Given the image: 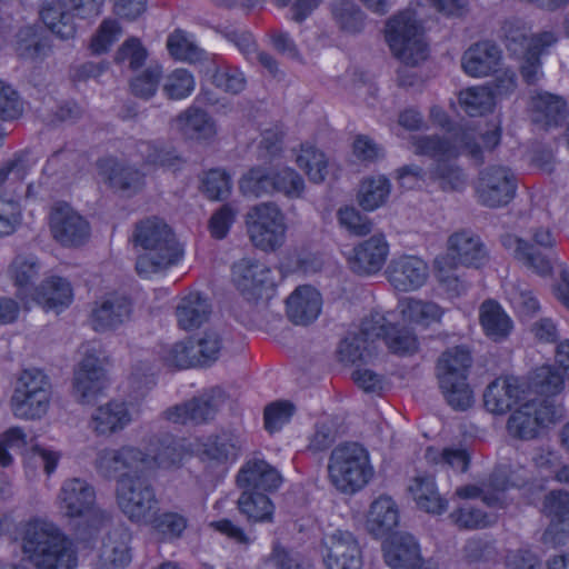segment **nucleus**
I'll use <instances>...</instances> for the list:
<instances>
[{"label": "nucleus", "instance_id": "9", "mask_svg": "<svg viewBox=\"0 0 569 569\" xmlns=\"http://www.w3.org/2000/svg\"><path fill=\"white\" fill-rule=\"evenodd\" d=\"M563 388V378L550 365L537 368L530 382L527 383L515 377L498 378L486 389L483 401L486 409L495 415H503L525 401L529 395L541 393L553 396Z\"/></svg>", "mask_w": 569, "mask_h": 569}, {"label": "nucleus", "instance_id": "37", "mask_svg": "<svg viewBox=\"0 0 569 569\" xmlns=\"http://www.w3.org/2000/svg\"><path fill=\"white\" fill-rule=\"evenodd\" d=\"M42 264L33 253L17 254L8 267V276L17 288V296L28 307L32 293L31 284L40 276Z\"/></svg>", "mask_w": 569, "mask_h": 569}, {"label": "nucleus", "instance_id": "38", "mask_svg": "<svg viewBox=\"0 0 569 569\" xmlns=\"http://www.w3.org/2000/svg\"><path fill=\"white\" fill-rule=\"evenodd\" d=\"M131 533L126 528L110 531L102 541L98 569H121L131 561Z\"/></svg>", "mask_w": 569, "mask_h": 569}, {"label": "nucleus", "instance_id": "63", "mask_svg": "<svg viewBox=\"0 0 569 569\" xmlns=\"http://www.w3.org/2000/svg\"><path fill=\"white\" fill-rule=\"evenodd\" d=\"M121 27L114 19H104L90 41V50L93 54H102L110 50L121 36Z\"/></svg>", "mask_w": 569, "mask_h": 569}, {"label": "nucleus", "instance_id": "6", "mask_svg": "<svg viewBox=\"0 0 569 569\" xmlns=\"http://www.w3.org/2000/svg\"><path fill=\"white\" fill-rule=\"evenodd\" d=\"M133 243L139 249L136 270L143 279L163 277L184 257L173 230L158 217L147 218L136 226Z\"/></svg>", "mask_w": 569, "mask_h": 569}, {"label": "nucleus", "instance_id": "53", "mask_svg": "<svg viewBox=\"0 0 569 569\" xmlns=\"http://www.w3.org/2000/svg\"><path fill=\"white\" fill-rule=\"evenodd\" d=\"M272 193H281L289 199H299L306 191L303 177L289 166L271 168Z\"/></svg>", "mask_w": 569, "mask_h": 569}, {"label": "nucleus", "instance_id": "50", "mask_svg": "<svg viewBox=\"0 0 569 569\" xmlns=\"http://www.w3.org/2000/svg\"><path fill=\"white\" fill-rule=\"evenodd\" d=\"M332 19L338 30L347 36L361 33L367 23L366 14L353 0H338L332 6Z\"/></svg>", "mask_w": 569, "mask_h": 569}, {"label": "nucleus", "instance_id": "19", "mask_svg": "<svg viewBox=\"0 0 569 569\" xmlns=\"http://www.w3.org/2000/svg\"><path fill=\"white\" fill-rule=\"evenodd\" d=\"M104 0H50L43 3L40 17L46 27L61 39L76 33L74 18H90L101 12Z\"/></svg>", "mask_w": 569, "mask_h": 569}, {"label": "nucleus", "instance_id": "24", "mask_svg": "<svg viewBox=\"0 0 569 569\" xmlns=\"http://www.w3.org/2000/svg\"><path fill=\"white\" fill-rule=\"evenodd\" d=\"M386 274L396 291L409 293L419 291L428 283L430 268L422 257L403 253L390 260Z\"/></svg>", "mask_w": 569, "mask_h": 569}, {"label": "nucleus", "instance_id": "3", "mask_svg": "<svg viewBox=\"0 0 569 569\" xmlns=\"http://www.w3.org/2000/svg\"><path fill=\"white\" fill-rule=\"evenodd\" d=\"M0 535L19 541L36 569H76L72 540L52 521L33 517L16 523L11 515L0 517Z\"/></svg>", "mask_w": 569, "mask_h": 569}, {"label": "nucleus", "instance_id": "17", "mask_svg": "<svg viewBox=\"0 0 569 569\" xmlns=\"http://www.w3.org/2000/svg\"><path fill=\"white\" fill-rule=\"evenodd\" d=\"M246 227L253 246L262 251H276L286 242V217L273 202H262L250 208L246 214Z\"/></svg>", "mask_w": 569, "mask_h": 569}, {"label": "nucleus", "instance_id": "55", "mask_svg": "<svg viewBox=\"0 0 569 569\" xmlns=\"http://www.w3.org/2000/svg\"><path fill=\"white\" fill-rule=\"evenodd\" d=\"M239 190L244 197L260 198L272 194L271 168H250L239 180Z\"/></svg>", "mask_w": 569, "mask_h": 569}, {"label": "nucleus", "instance_id": "2", "mask_svg": "<svg viewBox=\"0 0 569 569\" xmlns=\"http://www.w3.org/2000/svg\"><path fill=\"white\" fill-rule=\"evenodd\" d=\"M183 457L182 447L172 439L151 442L146 452L140 448L123 446L119 449H103L96 459L97 469L106 477L124 472L117 482V503L123 515L133 523L144 525L158 507L154 490L134 472H150L158 468L178 465Z\"/></svg>", "mask_w": 569, "mask_h": 569}, {"label": "nucleus", "instance_id": "47", "mask_svg": "<svg viewBox=\"0 0 569 569\" xmlns=\"http://www.w3.org/2000/svg\"><path fill=\"white\" fill-rule=\"evenodd\" d=\"M143 526H148L151 533L161 541H172L179 539L188 527V519L184 515L159 508L151 513V517Z\"/></svg>", "mask_w": 569, "mask_h": 569}, {"label": "nucleus", "instance_id": "64", "mask_svg": "<svg viewBox=\"0 0 569 569\" xmlns=\"http://www.w3.org/2000/svg\"><path fill=\"white\" fill-rule=\"evenodd\" d=\"M452 521L467 529H480L490 526L497 519L495 513H487L467 503L450 515Z\"/></svg>", "mask_w": 569, "mask_h": 569}, {"label": "nucleus", "instance_id": "22", "mask_svg": "<svg viewBox=\"0 0 569 569\" xmlns=\"http://www.w3.org/2000/svg\"><path fill=\"white\" fill-rule=\"evenodd\" d=\"M52 238L63 247H79L90 237L88 220L66 202L54 203L48 214Z\"/></svg>", "mask_w": 569, "mask_h": 569}, {"label": "nucleus", "instance_id": "16", "mask_svg": "<svg viewBox=\"0 0 569 569\" xmlns=\"http://www.w3.org/2000/svg\"><path fill=\"white\" fill-rule=\"evenodd\" d=\"M28 436L19 426L10 427L0 433V465L9 467L13 462V453L22 455L24 471L28 478L37 476L39 466L51 476L61 459V452L51 447L34 445L27 449Z\"/></svg>", "mask_w": 569, "mask_h": 569}, {"label": "nucleus", "instance_id": "31", "mask_svg": "<svg viewBox=\"0 0 569 569\" xmlns=\"http://www.w3.org/2000/svg\"><path fill=\"white\" fill-rule=\"evenodd\" d=\"M389 254L385 236L375 234L359 242L348 254L350 268L360 274H372L381 270Z\"/></svg>", "mask_w": 569, "mask_h": 569}, {"label": "nucleus", "instance_id": "11", "mask_svg": "<svg viewBox=\"0 0 569 569\" xmlns=\"http://www.w3.org/2000/svg\"><path fill=\"white\" fill-rule=\"evenodd\" d=\"M487 258V250L477 234L468 230L453 232L447 240V252L433 259L435 277L448 295L459 296L466 284L456 274L457 267L479 268Z\"/></svg>", "mask_w": 569, "mask_h": 569}, {"label": "nucleus", "instance_id": "4", "mask_svg": "<svg viewBox=\"0 0 569 569\" xmlns=\"http://www.w3.org/2000/svg\"><path fill=\"white\" fill-rule=\"evenodd\" d=\"M380 338L397 355H412L419 349V339L412 327L402 325L399 318H389V311L376 310L363 317L359 327L340 343L341 360L356 363L369 359Z\"/></svg>", "mask_w": 569, "mask_h": 569}, {"label": "nucleus", "instance_id": "49", "mask_svg": "<svg viewBox=\"0 0 569 569\" xmlns=\"http://www.w3.org/2000/svg\"><path fill=\"white\" fill-rule=\"evenodd\" d=\"M460 108L470 117H481L493 111L496 99L488 84L471 86L458 94Z\"/></svg>", "mask_w": 569, "mask_h": 569}, {"label": "nucleus", "instance_id": "7", "mask_svg": "<svg viewBox=\"0 0 569 569\" xmlns=\"http://www.w3.org/2000/svg\"><path fill=\"white\" fill-rule=\"evenodd\" d=\"M531 240L533 244L518 236L507 234L502 238V246L525 268L540 277L551 276L557 267L560 279L553 287V295L569 309V267L552 251L557 244L555 234L549 228L538 227L531 230Z\"/></svg>", "mask_w": 569, "mask_h": 569}, {"label": "nucleus", "instance_id": "40", "mask_svg": "<svg viewBox=\"0 0 569 569\" xmlns=\"http://www.w3.org/2000/svg\"><path fill=\"white\" fill-rule=\"evenodd\" d=\"M528 112L531 120L543 127L558 126L567 114L566 101L549 92H535L530 97Z\"/></svg>", "mask_w": 569, "mask_h": 569}, {"label": "nucleus", "instance_id": "56", "mask_svg": "<svg viewBox=\"0 0 569 569\" xmlns=\"http://www.w3.org/2000/svg\"><path fill=\"white\" fill-rule=\"evenodd\" d=\"M238 507L249 521H269L273 515V505L263 493L244 490L238 500Z\"/></svg>", "mask_w": 569, "mask_h": 569}, {"label": "nucleus", "instance_id": "43", "mask_svg": "<svg viewBox=\"0 0 569 569\" xmlns=\"http://www.w3.org/2000/svg\"><path fill=\"white\" fill-rule=\"evenodd\" d=\"M99 174L113 189L132 194L143 186L142 174L132 167H126L114 159H102L98 163Z\"/></svg>", "mask_w": 569, "mask_h": 569}, {"label": "nucleus", "instance_id": "59", "mask_svg": "<svg viewBox=\"0 0 569 569\" xmlns=\"http://www.w3.org/2000/svg\"><path fill=\"white\" fill-rule=\"evenodd\" d=\"M508 486L500 482L499 478L496 477L495 481L490 486H486L480 489L476 486H465L457 489L456 495L462 499H472L481 496L482 502L488 507H502L506 503L505 492Z\"/></svg>", "mask_w": 569, "mask_h": 569}, {"label": "nucleus", "instance_id": "18", "mask_svg": "<svg viewBox=\"0 0 569 569\" xmlns=\"http://www.w3.org/2000/svg\"><path fill=\"white\" fill-rule=\"evenodd\" d=\"M81 359L73 372V393L82 405L93 402L106 387V372L102 367L103 349L99 341H88L79 349Z\"/></svg>", "mask_w": 569, "mask_h": 569}, {"label": "nucleus", "instance_id": "20", "mask_svg": "<svg viewBox=\"0 0 569 569\" xmlns=\"http://www.w3.org/2000/svg\"><path fill=\"white\" fill-rule=\"evenodd\" d=\"M538 393L529 395L510 415L507 429L520 439H532L556 420V409L547 400L537 401Z\"/></svg>", "mask_w": 569, "mask_h": 569}, {"label": "nucleus", "instance_id": "35", "mask_svg": "<svg viewBox=\"0 0 569 569\" xmlns=\"http://www.w3.org/2000/svg\"><path fill=\"white\" fill-rule=\"evenodd\" d=\"M386 563L392 569H421L419 547L409 533H396L383 543Z\"/></svg>", "mask_w": 569, "mask_h": 569}, {"label": "nucleus", "instance_id": "1", "mask_svg": "<svg viewBox=\"0 0 569 569\" xmlns=\"http://www.w3.org/2000/svg\"><path fill=\"white\" fill-rule=\"evenodd\" d=\"M429 120L448 132L442 137L410 136L407 147L417 156L430 157L433 164L428 170L417 164L405 166L398 170V179L406 188L423 182L435 183L442 190H459L466 184V174L457 162L459 157L482 160L485 152L500 143L501 124H490L481 132L470 128L451 131V119L439 106L430 108Z\"/></svg>", "mask_w": 569, "mask_h": 569}, {"label": "nucleus", "instance_id": "60", "mask_svg": "<svg viewBox=\"0 0 569 569\" xmlns=\"http://www.w3.org/2000/svg\"><path fill=\"white\" fill-rule=\"evenodd\" d=\"M227 39L248 58L254 56L257 60L272 74L277 72L276 60L266 52H257L253 37L243 30H232L227 33Z\"/></svg>", "mask_w": 569, "mask_h": 569}, {"label": "nucleus", "instance_id": "42", "mask_svg": "<svg viewBox=\"0 0 569 569\" xmlns=\"http://www.w3.org/2000/svg\"><path fill=\"white\" fill-rule=\"evenodd\" d=\"M291 159L312 183H322L329 172L326 153L311 142H302L291 149Z\"/></svg>", "mask_w": 569, "mask_h": 569}, {"label": "nucleus", "instance_id": "51", "mask_svg": "<svg viewBox=\"0 0 569 569\" xmlns=\"http://www.w3.org/2000/svg\"><path fill=\"white\" fill-rule=\"evenodd\" d=\"M239 451V440L232 435L223 433L209 439L202 455L203 460L210 466H220L224 470L228 463L238 458Z\"/></svg>", "mask_w": 569, "mask_h": 569}, {"label": "nucleus", "instance_id": "8", "mask_svg": "<svg viewBox=\"0 0 569 569\" xmlns=\"http://www.w3.org/2000/svg\"><path fill=\"white\" fill-rule=\"evenodd\" d=\"M54 506L62 519H82L74 533L76 543L78 548L91 549L107 520L106 512L98 506L94 487L83 478H68L57 492Z\"/></svg>", "mask_w": 569, "mask_h": 569}, {"label": "nucleus", "instance_id": "57", "mask_svg": "<svg viewBox=\"0 0 569 569\" xmlns=\"http://www.w3.org/2000/svg\"><path fill=\"white\" fill-rule=\"evenodd\" d=\"M505 296L520 317H531L539 310V301L527 284L509 281L505 284Z\"/></svg>", "mask_w": 569, "mask_h": 569}, {"label": "nucleus", "instance_id": "54", "mask_svg": "<svg viewBox=\"0 0 569 569\" xmlns=\"http://www.w3.org/2000/svg\"><path fill=\"white\" fill-rule=\"evenodd\" d=\"M167 48L174 59L189 63L201 61L207 54L198 46L193 34L183 30H176L168 37Z\"/></svg>", "mask_w": 569, "mask_h": 569}, {"label": "nucleus", "instance_id": "34", "mask_svg": "<svg viewBox=\"0 0 569 569\" xmlns=\"http://www.w3.org/2000/svg\"><path fill=\"white\" fill-rule=\"evenodd\" d=\"M501 62L500 49L490 41H481L465 51L461 66L466 74L485 78L496 72Z\"/></svg>", "mask_w": 569, "mask_h": 569}, {"label": "nucleus", "instance_id": "28", "mask_svg": "<svg viewBox=\"0 0 569 569\" xmlns=\"http://www.w3.org/2000/svg\"><path fill=\"white\" fill-rule=\"evenodd\" d=\"M445 315L446 309L438 302L417 297L400 299L396 309L389 311V318H399L402 325L421 330L440 325Z\"/></svg>", "mask_w": 569, "mask_h": 569}, {"label": "nucleus", "instance_id": "12", "mask_svg": "<svg viewBox=\"0 0 569 569\" xmlns=\"http://www.w3.org/2000/svg\"><path fill=\"white\" fill-rule=\"evenodd\" d=\"M51 401L52 385L43 370L30 367L16 375L9 399V408L14 418L39 421L48 415Z\"/></svg>", "mask_w": 569, "mask_h": 569}, {"label": "nucleus", "instance_id": "21", "mask_svg": "<svg viewBox=\"0 0 569 569\" xmlns=\"http://www.w3.org/2000/svg\"><path fill=\"white\" fill-rule=\"evenodd\" d=\"M517 177L507 166L483 168L476 180L475 191L480 203L490 208L508 204L516 194Z\"/></svg>", "mask_w": 569, "mask_h": 569}, {"label": "nucleus", "instance_id": "29", "mask_svg": "<svg viewBox=\"0 0 569 569\" xmlns=\"http://www.w3.org/2000/svg\"><path fill=\"white\" fill-rule=\"evenodd\" d=\"M132 317L131 302L120 296H107L96 301L89 316V325L97 332L117 330Z\"/></svg>", "mask_w": 569, "mask_h": 569}, {"label": "nucleus", "instance_id": "48", "mask_svg": "<svg viewBox=\"0 0 569 569\" xmlns=\"http://www.w3.org/2000/svg\"><path fill=\"white\" fill-rule=\"evenodd\" d=\"M425 460L428 465L446 469L450 468L458 472H465L470 462V455L462 445H450L446 447L430 446L425 451Z\"/></svg>", "mask_w": 569, "mask_h": 569}, {"label": "nucleus", "instance_id": "25", "mask_svg": "<svg viewBox=\"0 0 569 569\" xmlns=\"http://www.w3.org/2000/svg\"><path fill=\"white\" fill-rule=\"evenodd\" d=\"M232 281L248 299L269 298L276 284L272 270L251 258H243L233 264Z\"/></svg>", "mask_w": 569, "mask_h": 569}, {"label": "nucleus", "instance_id": "10", "mask_svg": "<svg viewBox=\"0 0 569 569\" xmlns=\"http://www.w3.org/2000/svg\"><path fill=\"white\" fill-rule=\"evenodd\" d=\"M37 158L30 151L17 152L0 167V238L14 233L23 220L21 199L36 197V187L24 189L23 180L36 166Z\"/></svg>", "mask_w": 569, "mask_h": 569}, {"label": "nucleus", "instance_id": "62", "mask_svg": "<svg viewBox=\"0 0 569 569\" xmlns=\"http://www.w3.org/2000/svg\"><path fill=\"white\" fill-rule=\"evenodd\" d=\"M17 51L26 59L36 60L47 54L49 47L36 27L29 26L17 34Z\"/></svg>", "mask_w": 569, "mask_h": 569}, {"label": "nucleus", "instance_id": "41", "mask_svg": "<svg viewBox=\"0 0 569 569\" xmlns=\"http://www.w3.org/2000/svg\"><path fill=\"white\" fill-rule=\"evenodd\" d=\"M479 323L483 335L495 342L506 340L513 330V320L495 300H485L479 307Z\"/></svg>", "mask_w": 569, "mask_h": 569}, {"label": "nucleus", "instance_id": "13", "mask_svg": "<svg viewBox=\"0 0 569 569\" xmlns=\"http://www.w3.org/2000/svg\"><path fill=\"white\" fill-rule=\"evenodd\" d=\"M375 475L370 453L358 442L338 445L328 460L330 483L342 493H356L365 488Z\"/></svg>", "mask_w": 569, "mask_h": 569}, {"label": "nucleus", "instance_id": "58", "mask_svg": "<svg viewBox=\"0 0 569 569\" xmlns=\"http://www.w3.org/2000/svg\"><path fill=\"white\" fill-rule=\"evenodd\" d=\"M194 89L196 79L193 74L184 68L172 70L163 79L162 91L167 98L172 100L187 99Z\"/></svg>", "mask_w": 569, "mask_h": 569}, {"label": "nucleus", "instance_id": "39", "mask_svg": "<svg viewBox=\"0 0 569 569\" xmlns=\"http://www.w3.org/2000/svg\"><path fill=\"white\" fill-rule=\"evenodd\" d=\"M408 492L417 507L428 513L441 515L448 508V501L440 496L431 475L416 473L409 481Z\"/></svg>", "mask_w": 569, "mask_h": 569}, {"label": "nucleus", "instance_id": "5", "mask_svg": "<svg viewBox=\"0 0 569 569\" xmlns=\"http://www.w3.org/2000/svg\"><path fill=\"white\" fill-rule=\"evenodd\" d=\"M468 0H419L417 8H409L390 18L385 28V39L392 54L407 66H416L428 56L422 21L427 16L423 7L448 17L461 16Z\"/></svg>", "mask_w": 569, "mask_h": 569}, {"label": "nucleus", "instance_id": "46", "mask_svg": "<svg viewBox=\"0 0 569 569\" xmlns=\"http://www.w3.org/2000/svg\"><path fill=\"white\" fill-rule=\"evenodd\" d=\"M211 307L207 298L199 292L182 297L177 306L178 325L183 330H193L203 325L210 316Z\"/></svg>", "mask_w": 569, "mask_h": 569}, {"label": "nucleus", "instance_id": "14", "mask_svg": "<svg viewBox=\"0 0 569 569\" xmlns=\"http://www.w3.org/2000/svg\"><path fill=\"white\" fill-rule=\"evenodd\" d=\"M470 365V353L463 347L448 349L438 360L439 388L453 409L466 410L473 403V392L468 383Z\"/></svg>", "mask_w": 569, "mask_h": 569}, {"label": "nucleus", "instance_id": "44", "mask_svg": "<svg viewBox=\"0 0 569 569\" xmlns=\"http://www.w3.org/2000/svg\"><path fill=\"white\" fill-rule=\"evenodd\" d=\"M282 482L279 472L263 460L249 461L238 475V483L247 491L276 490Z\"/></svg>", "mask_w": 569, "mask_h": 569}, {"label": "nucleus", "instance_id": "15", "mask_svg": "<svg viewBox=\"0 0 569 569\" xmlns=\"http://www.w3.org/2000/svg\"><path fill=\"white\" fill-rule=\"evenodd\" d=\"M507 49L521 59V74L526 82L535 83L541 76L540 56L556 42L550 31L531 34L529 28L519 22L510 21L503 27Z\"/></svg>", "mask_w": 569, "mask_h": 569}, {"label": "nucleus", "instance_id": "33", "mask_svg": "<svg viewBox=\"0 0 569 569\" xmlns=\"http://www.w3.org/2000/svg\"><path fill=\"white\" fill-rule=\"evenodd\" d=\"M30 301H34L46 311L59 313L72 303L73 289L67 279L52 276L32 289Z\"/></svg>", "mask_w": 569, "mask_h": 569}, {"label": "nucleus", "instance_id": "61", "mask_svg": "<svg viewBox=\"0 0 569 569\" xmlns=\"http://www.w3.org/2000/svg\"><path fill=\"white\" fill-rule=\"evenodd\" d=\"M201 189L211 200H222L230 196L232 180L223 169H211L201 178Z\"/></svg>", "mask_w": 569, "mask_h": 569}, {"label": "nucleus", "instance_id": "36", "mask_svg": "<svg viewBox=\"0 0 569 569\" xmlns=\"http://www.w3.org/2000/svg\"><path fill=\"white\" fill-rule=\"evenodd\" d=\"M321 310V293L311 286L298 287L287 299V315L296 325H308L315 321Z\"/></svg>", "mask_w": 569, "mask_h": 569}, {"label": "nucleus", "instance_id": "23", "mask_svg": "<svg viewBox=\"0 0 569 569\" xmlns=\"http://www.w3.org/2000/svg\"><path fill=\"white\" fill-rule=\"evenodd\" d=\"M139 413L140 405L136 400L113 399L91 412L89 428L97 436L110 437L124 430Z\"/></svg>", "mask_w": 569, "mask_h": 569}, {"label": "nucleus", "instance_id": "26", "mask_svg": "<svg viewBox=\"0 0 569 569\" xmlns=\"http://www.w3.org/2000/svg\"><path fill=\"white\" fill-rule=\"evenodd\" d=\"M321 556L327 569H360L362 565L359 543L347 530L325 535Z\"/></svg>", "mask_w": 569, "mask_h": 569}, {"label": "nucleus", "instance_id": "45", "mask_svg": "<svg viewBox=\"0 0 569 569\" xmlns=\"http://www.w3.org/2000/svg\"><path fill=\"white\" fill-rule=\"evenodd\" d=\"M399 522L398 506L391 497L380 496L375 499L367 515V530L376 537L389 535Z\"/></svg>", "mask_w": 569, "mask_h": 569}, {"label": "nucleus", "instance_id": "27", "mask_svg": "<svg viewBox=\"0 0 569 569\" xmlns=\"http://www.w3.org/2000/svg\"><path fill=\"white\" fill-rule=\"evenodd\" d=\"M171 128L186 140L200 146H212L219 134L217 120L206 110L190 106L171 121Z\"/></svg>", "mask_w": 569, "mask_h": 569}, {"label": "nucleus", "instance_id": "32", "mask_svg": "<svg viewBox=\"0 0 569 569\" xmlns=\"http://www.w3.org/2000/svg\"><path fill=\"white\" fill-rule=\"evenodd\" d=\"M221 396L220 390H212L209 393L166 410L164 418L170 422L182 425L187 422H204L213 418L220 405Z\"/></svg>", "mask_w": 569, "mask_h": 569}, {"label": "nucleus", "instance_id": "52", "mask_svg": "<svg viewBox=\"0 0 569 569\" xmlns=\"http://www.w3.org/2000/svg\"><path fill=\"white\" fill-rule=\"evenodd\" d=\"M390 191V182L385 176L370 177L361 182L357 199L363 210L375 211L387 202Z\"/></svg>", "mask_w": 569, "mask_h": 569}, {"label": "nucleus", "instance_id": "30", "mask_svg": "<svg viewBox=\"0 0 569 569\" xmlns=\"http://www.w3.org/2000/svg\"><path fill=\"white\" fill-rule=\"evenodd\" d=\"M542 511L550 518L543 533V542L551 547L565 545L569 539V495L562 491L550 492L545 497Z\"/></svg>", "mask_w": 569, "mask_h": 569}]
</instances>
